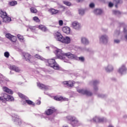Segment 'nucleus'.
<instances>
[{
	"mask_svg": "<svg viewBox=\"0 0 127 127\" xmlns=\"http://www.w3.org/2000/svg\"><path fill=\"white\" fill-rule=\"evenodd\" d=\"M54 36L57 38L58 41H60L62 43H64L65 44H69L71 42V40L70 38L68 37H64L61 35L59 32H56L54 34Z\"/></svg>",
	"mask_w": 127,
	"mask_h": 127,
	"instance_id": "nucleus-1",
	"label": "nucleus"
},
{
	"mask_svg": "<svg viewBox=\"0 0 127 127\" xmlns=\"http://www.w3.org/2000/svg\"><path fill=\"white\" fill-rule=\"evenodd\" d=\"M47 63L48 66L51 67V68H53L55 70H59L60 69L59 64H58L56 62V61L53 59L47 60Z\"/></svg>",
	"mask_w": 127,
	"mask_h": 127,
	"instance_id": "nucleus-2",
	"label": "nucleus"
},
{
	"mask_svg": "<svg viewBox=\"0 0 127 127\" xmlns=\"http://www.w3.org/2000/svg\"><path fill=\"white\" fill-rule=\"evenodd\" d=\"M0 17L2 18L3 22H5V23H8V22L11 21V18L7 15V13L5 11L1 9L0 10Z\"/></svg>",
	"mask_w": 127,
	"mask_h": 127,
	"instance_id": "nucleus-3",
	"label": "nucleus"
},
{
	"mask_svg": "<svg viewBox=\"0 0 127 127\" xmlns=\"http://www.w3.org/2000/svg\"><path fill=\"white\" fill-rule=\"evenodd\" d=\"M8 101L9 102H13L14 101V98L13 97L9 95L6 93L1 94V96H0V101Z\"/></svg>",
	"mask_w": 127,
	"mask_h": 127,
	"instance_id": "nucleus-4",
	"label": "nucleus"
},
{
	"mask_svg": "<svg viewBox=\"0 0 127 127\" xmlns=\"http://www.w3.org/2000/svg\"><path fill=\"white\" fill-rule=\"evenodd\" d=\"M66 120L70 122L71 125L73 127H77L78 126V121L76 119V118L69 116L66 117Z\"/></svg>",
	"mask_w": 127,
	"mask_h": 127,
	"instance_id": "nucleus-5",
	"label": "nucleus"
},
{
	"mask_svg": "<svg viewBox=\"0 0 127 127\" xmlns=\"http://www.w3.org/2000/svg\"><path fill=\"white\" fill-rule=\"evenodd\" d=\"M23 55L26 61H27V62H29L30 63L32 62L33 60V57L31 56V55L28 53H23Z\"/></svg>",
	"mask_w": 127,
	"mask_h": 127,
	"instance_id": "nucleus-6",
	"label": "nucleus"
},
{
	"mask_svg": "<svg viewBox=\"0 0 127 127\" xmlns=\"http://www.w3.org/2000/svg\"><path fill=\"white\" fill-rule=\"evenodd\" d=\"M56 55L59 59H64L65 58V54H63V52L61 50H56Z\"/></svg>",
	"mask_w": 127,
	"mask_h": 127,
	"instance_id": "nucleus-7",
	"label": "nucleus"
},
{
	"mask_svg": "<svg viewBox=\"0 0 127 127\" xmlns=\"http://www.w3.org/2000/svg\"><path fill=\"white\" fill-rule=\"evenodd\" d=\"M62 84L63 85H66L67 87H70L71 88L72 87H74L75 81L73 80L64 81L62 82Z\"/></svg>",
	"mask_w": 127,
	"mask_h": 127,
	"instance_id": "nucleus-8",
	"label": "nucleus"
},
{
	"mask_svg": "<svg viewBox=\"0 0 127 127\" xmlns=\"http://www.w3.org/2000/svg\"><path fill=\"white\" fill-rule=\"evenodd\" d=\"M80 93L82 95H86L88 97H91V96H93V93L91 91L87 90L81 89L80 90Z\"/></svg>",
	"mask_w": 127,
	"mask_h": 127,
	"instance_id": "nucleus-9",
	"label": "nucleus"
},
{
	"mask_svg": "<svg viewBox=\"0 0 127 127\" xmlns=\"http://www.w3.org/2000/svg\"><path fill=\"white\" fill-rule=\"evenodd\" d=\"M9 69L10 70H11L12 71H14L15 72H16L17 73H19V71H20V68H19V67L15 65H10Z\"/></svg>",
	"mask_w": 127,
	"mask_h": 127,
	"instance_id": "nucleus-10",
	"label": "nucleus"
},
{
	"mask_svg": "<svg viewBox=\"0 0 127 127\" xmlns=\"http://www.w3.org/2000/svg\"><path fill=\"white\" fill-rule=\"evenodd\" d=\"M55 112H56L55 108L49 109L45 112V114L47 115V116H50L52 115L53 113H55Z\"/></svg>",
	"mask_w": 127,
	"mask_h": 127,
	"instance_id": "nucleus-11",
	"label": "nucleus"
},
{
	"mask_svg": "<svg viewBox=\"0 0 127 127\" xmlns=\"http://www.w3.org/2000/svg\"><path fill=\"white\" fill-rule=\"evenodd\" d=\"M2 90L3 92H5V93H7V94H9L10 95H12V94H13V91L6 86H3L2 87Z\"/></svg>",
	"mask_w": 127,
	"mask_h": 127,
	"instance_id": "nucleus-12",
	"label": "nucleus"
},
{
	"mask_svg": "<svg viewBox=\"0 0 127 127\" xmlns=\"http://www.w3.org/2000/svg\"><path fill=\"white\" fill-rule=\"evenodd\" d=\"M72 27L74 29H79L80 28V24L77 21H73L71 24Z\"/></svg>",
	"mask_w": 127,
	"mask_h": 127,
	"instance_id": "nucleus-13",
	"label": "nucleus"
},
{
	"mask_svg": "<svg viewBox=\"0 0 127 127\" xmlns=\"http://www.w3.org/2000/svg\"><path fill=\"white\" fill-rule=\"evenodd\" d=\"M37 86L42 90H48V86L44 85V84L38 82Z\"/></svg>",
	"mask_w": 127,
	"mask_h": 127,
	"instance_id": "nucleus-14",
	"label": "nucleus"
},
{
	"mask_svg": "<svg viewBox=\"0 0 127 127\" xmlns=\"http://www.w3.org/2000/svg\"><path fill=\"white\" fill-rule=\"evenodd\" d=\"M62 30L65 34H70V32H71V29L67 26L63 27Z\"/></svg>",
	"mask_w": 127,
	"mask_h": 127,
	"instance_id": "nucleus-15",
	"label": "nucleus"
},
{
	"mask_svg": "<svg viewBox=\"0 0 127 127\" xmlns=\"http://www.w3.org/2000/svg\"><path fill=\"white\" fill-rule=\"evenodd\" d=\"M38 28H39V29H40V30H42V31H43L44 32H46V31H48V29H47L46 26L42 24H40V25H39Z\"/></svg>",
	"mask_w": 127,
	"mask_h": 127,
	"instance_id": "nucleus-16",
	"label": "nucleus"
},
{
	"mask_svg": "<svg viewBox=\"0 0 127 127\" xmlns=\"http://www.w3.org/2000/svg\"><path fill=\"white\" fill-rule=\"evenodd\" d=\"M54 100H55V101H66L67 100V99L65 98H63V97L62 96H55V97H54Z\"/></svg>",
	"mask_w": 127,
	"mask_h": 127,
	"instance_id": "nucleus-17",
	"label": "nucleus"
},
{
	"mask_svg": "<svg viewBox=\"0 0 127 127\" xmlns=\"http://www.w3.org/2000/svg\"><path fill=\"white\" fill-rule=\"evenodd\" d=\"M108 36L106 35H103L100 38V41H102L103 43H108Z\"/></svg>",
	"mask_w": 127,
	"mask_h": 127,
	"instance_id": "nucleus-18",
	"label": "nucleus"
},
{
	"mask_svg": "<svg viewBox=\"0 0 127 127\" xmlns=\"http://www.w3.org/2000/svg\"><path fill=\"white\" fill-rule=\"evenodd\" d=\"M126 71H127V68H126V66H125V65H122L118 70V72L120 73V74H121V75H122L124 72H126Z\"/></svg>",
	"mask_w": 127,
	"mask_h": 127,
	"instance_id": "nucleus-19",
	"label": "nucleus"
},
{
	"mask_svg": "<svg viewBox=\"0 0 127 127\" xmlns=\"http://www.w3.org/2000/svg\"><path fill=\"white\" fill-rule=\"evenodd\" d=\"M49 11L51 12L52 14H57V13H59V10L55 9L54 8H50L49 9Z\"/></svg>",
	"mask_w": 127,
	"mask_h": 127,
	"instance_id": "nucleus-20",
	"label": "nucleus"
},
{
	"mask_svg": "<svg viewBox=\"0 0 127 127\" xmlns=\"http://www.w3.org/2000/svg\"><path fill=\"white\" fill-rule=\"evenodd\" d=\"M65 55L68 59H74L75 58V55L71 54V53H65Z\"/></svg>",
	"mask_w": 127,
	"mask_h": 127,
	"instance_id": "nucleus-21",
	"label": "nucleus"
},
{
	"mask_svg": "<svg viewBox=\"0 0 127 127\" xmlns=\"http://www.w3.org/2000/svg\"><path fill=\"white\" fill-rule=\"evenodd\" d=\"M102 12H103V11H102V10L100 9H96L94 10V13H95V14H96L97 15L99 14H101Z\"/></svg>",
	"mask_w": 127,
	"mask_h": 127,
	"instance_id": "nucleus-22",
	"label": "nucleus"
},
{
	"mask_svg": "<svg viewBox=\"0 0 127 127\" xmlns=\"http://www.w3.org/2000/svg\"><path fill=\"white\" fill-rule=\"evenodd\" d=\"M81 42L83 44L87 45L89 43V41L86 38H81Z\"/></svg>",
	"mask_w": 127,
	"mask_h": 127,
	"instance_id": "nucleus-23",
	"label": "nucleus"
},
{
	"mask_svg": "<svg viewBox=\"0 0 127 127\" xmlns=\"http://www.w3.org/2000/svg\"><path fill=\"white\" fill-rule=\"evenodd\" d=\"M17 38L21 42H24V37L23 36L19 34L17 35Z\"/></svg>",
	"mask_w": 127,
	"mask_h": 127,
	"instance_id": "nucleus-24",
	"label": "nucleus"
},
{
	"mask_svg": "<svg viewBox=\"0 0 127 127\" xmlns=\"http://www.w3.org/2000/svg\"><path fill=\"white\" fill-rule=\"evenodd\" d=\"M113 1L116 3V7H118L119 3H123V1L122 0H113Z\"/></svg>",
	"mask_w": 127,
	"mask_h": 127,
	"instance_id": "nucleus-25",
	"label": "nucleus"
},
{
	"mask_svg": "<svg viewBox=\"0 0 127 127\" xmlns=\"http://www.w3.org/2000/svg\"><path fill=\"white\" fill-rule=\"evenodd\" d=\"M106 70L107 72H111L114 70V68L112 66L108 65L107 67L106 68Z\"/></svg>",
	"mask_w": 127,
	"mask_h": 127,
	"instance_id": "nucleus-26",
	"label": "nucleus"
},
{
	"mask_svg": "<svg viewBox=\"0 0 127 127\" xmlns=\"http://www.w3.org/2000/svg\"><path fill=\"white\" fill-rule=\"evenodd\" d=\"M63 3L65 4V5H66L67 6H71V5H72V3H70V2L67 0L63 1Z\"/></svg>",
	"mask_w": 127,
	"mask_h": 127,
	"instance_id": "nucleus-27",
	"label": "nucleus"
},
{
	"mask_svg": "<svg viewBox=\"0 0 127 127\" xmlns=\"http://www.w3.org/2000/svg\"><path fill=\"white\" fill-rule=\"evenodd\" d=\"M8 3H9V5H10V6H14V5H16V4H17V1H12L9 2Z\"/></svg>",
	"mask_w": 127,
	"mask_h": 127,
	"instance_id": "nucleus-28",
	"label": "nucleus"
},
{
	"mask_svg": "<svg viewBox=\"0 0 127 127\" xmlns=\"http://www.w3.org/2000/svg\"><path fill=\"white\" fill-rule=\"evenodd\" d=\"M31 12L32 13H37V9L35 8V7H32L30 9Z\"/></svg>",
	"mask_w": 127,
	"mask_h": 127,
	"instance_id": "nucleus-29",
	"label": "nucleus"
},
{
	"mask_svg": "<svg viewBox=\"0 0 127 127\" xmlns=\"http://www.w3.org/2000/svg\"><path fill=\"white\" fill-rule=\"evenodd\" d=\"M33 20H34L35 22H37L38 23H39V22H40V20L39 19V18H38V17L37 16H34L33 18Z\"/></svg>",
	"mask_w": 127,
	"mask_h": 127,
	"instance_id": "nucleus-30",
	"label": "nucleus"
},
{
	"mask_svg": "<svg viewBox=\"0 0 127 127\" xmlns=\"http://www.w3.org/2000/svg\"><path fill=\"white\" fill-rule=\"evenodd\" d=\"M26 103L28 104V105H32V106H35V103H33L31 100H26Z\"/></svg>",
	"mask_w": 127,
	"mask_h": 127,
	"instance_id": "nucleus-31",
	"label": "nucleus"
},
{
	"mask_svg": "<svg viewBox=\"0 0 127 127\" xmlns=\"http://www.w3.org/2000/svg\"><path fill=\"white\" fill-rule=\"evenodd\" d=\"M18 95L19 96V97L20 98H21V99H25V96L24 95H23L22 93H20V92H18Z\"/></svg>",
	"mask_w": 127,
	"mask_h": 127,
	"instance_id": "nucleus-32",
	"label": "nucleus"
},
{
	"mask_svg": "<svg viewBox=\"0 0 127 127\" xmlns=\"http://www.w3.org/2000/svg\"><path fill=\"white\" fill-rule=\"evenodd\" d=\"M10 40H11V41H12V42H15V41H16V37L14 36H12V37H11V38L10 39Z\"/></svg>",
	"mask_w": 127,
	"mask_h": 127,
	"instance_id": "nucleus-33",
	"label": "nucleus"
},
{
	"mask_svg": "<svg viewBox=\"0 0 127 127\" xmlns=\"http://www.w3.org/2000/svg\"><path fill=\"white\" fill-rule=\"evenodd\" d=\"M93 120L95 123H99V117H95L93 119Z\"/></svg>",
	"mask_w": 127,
	"mask_h": 127,
	"instance_id": "nucleus-34",
	"label": "nucleus"
},
{
	"mask_svg": "<svg viewBox=\"0 0 127 127\" xmlns=\"http://www.w3.org/2000/svg\"><path fill=\"white\" fill-rule=\"evenodd\" d=\"M113 13L114 14H116V15L121 14L122 13L120 11H118V10L113 11Z\"/></svg>",
	"mask_w": 127,
	"mask_h": 127,
	"instance_id": "nucleus-35",
	"label": "nucleus"
},
{
	"mask_svg": "<svg viewBox=\"0 0 127 127\" xmlns=\"http://www.w3.org/2000/svg\"><path fill=\"white\" fill-rule=\"evenodd\" d=\"M6 38H8V39H10V38L12 37V35H11V34L8 33L6 34L5 35Z\"/></svg>",
	"mask_w": 127,
	"mask_h": 127,
	"instance_id": "nucleus-36",
	"label": "nucleus"
},
{
	"mask_svg": "<svg viewBox=\"0 0 127 127\" xmlns=\"http://www.w3.org/2000/svg\"><path fill=\"white\" fill-rule=\"evenodd\" d=\"M4 56H5L6 58H8V57H9V53H8V52H5L4 53Z\"/></svg>",
	"mask_w": 127,
	"mask_h": 127,
	"instance_id": "nucleus-37",
	"label": "nucleus"
},
{
	"mask_svg": "<svg viewBox=\"0 0 127 127\" xmlns=\"http://www.w3.org/2000/svg\"><path fill=\"white\" fill-rule=\"evenodd\" d=\"M35 58H37V59H40V60L42 59V58L41 57V56H40V55L38 54H36V55H35Z\"/></svg>",
	"mask_w": 127,
	"mask_h": 127,
	"instance_id": "nucleus-38",
	"label": "nucleus"
},
{
	"mask_svg": "<svg viewBox=\"0 0 127 127\" xmlns=\"http://www.w3.org/2000/svg\"><path fill=\"white\" fill-rule=\"evenodd\" d=\"M63 20H60L59 21V24L60 25V26H62L63 25Z\"/></svg>",
	"mask_w": 127,
	"mask_h": 127,
	"instance_id": "nucleus-39",
	"label": "nucleus"
},
{
	"mask_svg": "<svg viewBox=\"0 0 127 127\" xmlns=\"http://www.w3.org/2000/svg\"><path fill=\"white\" fill-rule=\"evenodd\" d=\"M104 121H105V119L104 118H101L99 117V120H98V123H102L103 122H104Z\"/></svg>",
	"mask_w": 127,
	"mask_h": 127,
	"instance_id": "nucleus-40",
	"label": "nucleus"
},
{
	"mask_svg": "<svg viewBox=\"0 0 127 127\" xmlns=\"http://www.w3.org/2000/svg\"><path fill=\"white\" fill-rule=\"evenodd\" d=\"M98 83H99V81H98L97 80H94L93 82V86H96V85H97Z\"/></svg>",
	"mask_w": 127,
	"mask_h": 127,
	"instance_id": "nucleus-41",
	"label": "nucleus"
},
{
	"mask_svg": "<svg viewBox=\"0 0 127 127\" xmlns=\"http://www.w3.org/2000/svg\"><path fill=\"white\" fill-rule=\"evenodd\" d=\"M89 6L91 8H93V7H95V4H94V3H91L89 4Z\"/></svg>",
	"mask_w": 127,
	"mask_h": 127,
	"instance_id": "nucleus-42",
	"label": "nucleus"
},
{
	"mask_svg": "<svg viewBox=\"0 0 127 127\" xmlns=\"http://www.w3.org/2000/svg\"><path fill=\"white\" fill-rule=\"evenodd\" d=\"M109 7H113V6H114V3L110 2L109 3Z\"/></svg>",
	"mask_w": 127,
	"mask_h": 127,
	"instance_id": "nucleus-43",
	"label": "nucleus"
},
{
	"mask_svg": "<svg viewBox=\"0 0 127 127\" xmlns=\"http://www.w3.org/2000/svg\"><path fill=\"white\" fill-rule=\"evenodd\" d=\"M84 13H85V10H84L83 9L80 10V14L83 15Z\"/></svg>",
	"mask_w": 127,
	"mask_h": 127,
	"instance_id": "nucleus-44",
	"label": "nucleus"
},
{
	"mask_svg": "<svg viewBox=\"0 0 127 127\" xmlns=\"http://www.w3.org/2000/svg\"><path fill=\"white\" fill-rule=\"evenodd\" d=\"M80 60L81 62H84V61H85V58H84V57H80Z\"/></svg>",
	"mask_w": 127,
	"mask_h": 127,
	"instance_id": "nucleus-45",
	"label": "nucleus"
},
{
	"mask_svg": "<svg viewBox=\"0 0 127 127\" xmlns=\"http://www.w3.org/2000/svg\"><path fill=\"white\" fill-rule=\"evenodd\" d=\"M59 8H61L62 9H63V10H65V6L62 5H61L60 7H59Z\"/></svg>",
	"mask_w": 127,
	"mask_h": 127,
	"instance_id": "nucleus-46",
	"label": "nucleus"
},
{
	"mask_svg": "<svg viewBox=\"0 0 127 127\" xmlns=\"http://www.w3.org/2000/svg\"><path fill=\"white\" fill-rule=\"evenodd\" d=\"M124 32L125 33H127V26L124 28Z\"/></svg>",
	"mask_w": 127,
	"mask_h": 127,
	"instance_id": "nucleus-47",
	"label": "nucleus"
},
{
	"mask_svg": "<svg viewBox=\"0 0 127 127\" xmlns=\"http://www.w3.org/2000/svg\"><path fill=\"white\" fill-rule=\"evenodd\" d=\"M30 29H32V30H35V29H36V27H35V26L31 27L30 28Z\"/></svg>",
	"mask_w": 127,
	"mask_h": 127,
	"instance_id": "nucleus-48",
	"label": "nucleus"
},
{
	"mask_svg": "<svg viewBox=\"0 0 127 127\" xmlns=\"http://www.w3.org/2000/svg\"><path fill=\"white\" fill-rule=\"evenodd\" d=\"M120 40H115L114 42L115 43H120Z\"/></svg>",
	"mask_w": 127,
	"mask_h": 127,
	"instance_id": "nucleus-49",
	"label": "nucleus"
},
{
	"mask_svg": "<svg viewBox=\"0 0 127 127\" xmlns=\"http://www.w3.org/2000/svg\"><path fill=\"white\" fill-rule=\"evenodd\" d=\"M41 104V101H40V100H38L37 102L36 103L37 105H40Z\"/></svg>",
	"mask_w": 127,
	"mask_h": 127,
	"instance_id": "nucleus-50",
	"label": "nucleus"
},
{
	"mask_svg": "<svg viewBox=\"0 0 127 127\" xmlns=\"http://www.w3.org/2000/svg\"><path fill=\"white\" fill-rule=\"evenodd\" d=\"M94 89L95 91H97V90H98V88L97 87H94Z\"/></svg>",
	"mask_w": 127,
	"mask_h": 127,
	"instance_id": "nucleus-51",
	"label": "nucleus"
},
{
	"mask_svg": "<svg viewBox=\"0 0 127 127\" xmlns=\"http://www.w3.org/2000/svg\"><path fill=\"white\" fill-rule=\"evenodd\" d=\"M123 24H124V23H120V26H121L122 25H123Z\"/></svg>",
	"mask_w": 127,
	"mask_h": 127,
	"instance_id": "nucleus-52",
	"label": "nucleus"
},
{
	"mask_svg": "<svg viewBox=\"0 0 127 127\" xmlns=\"http://www.w3.org/2000/svg\"><path fill=\"white\" fill-rule=\"evenodd\" d=\"M1 25V21L0 20V25Z\"/></svg>",
	"mask_w": 127,
	"mask_h": 127,
	"instance_id": "nucleus-53",
	"label": "nucleus"
},
{
	"mask_svg": "<svg viewBox=\"0 0 127 127\" xmlns=\"http://www.w3.org/2000/svg\"><path fill=\"white\" fill-rule=\"evenodd\" d=\"M78 93H80V90H78Z\"/></svg>",
	"mask_w": 127,
	"mask_h": 127,
	"instance_id": "nucleus-54",
	"label": "nucleus"
},
{
	"mask_svg": "<svg viewBox=\"0 0 127 127\" xmlns=\"http://www.w3.org/2000/svg\"><path fill=\"white\" fill-rule=\"evenodd\" d=\"M79 12L80 13V10H78Z\"/></svg>",
	"mask_w": 127,
	"mask_h": 127,
	"instance_id": "nucleus-55",
	"label": "nucleus"
},
{
	"mask_svg": "<svg viewBox=\"0 0 127 127\" xmlns=\"http://www.w3.org/2000/svg\"><path fill=\"white\" fill-rule=\"evenodd\" d=\"M18 121H20V120H19V119H18Z\"/></svg>",
	"mask_w": 127,
	"mask_h": 127,
	"instance_id": "nucleus-56",
	"label": "nucleus"
}]
</instances>
